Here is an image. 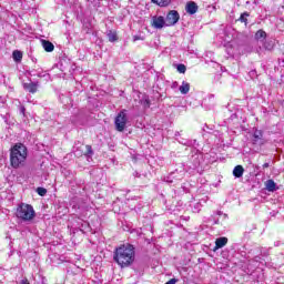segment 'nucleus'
<instances>
[{
    "label": "nucleus",
    "instance_id": "13",
    "mask_svg": "<svg viewBox=\"0 0 284 284\" xmlns=\"http://www.w3.org/2000/svg\"><path fill=\"white\" fill-rule=\"evenodd\" d=\"M152 3H155V6H159L160 8H168L170 3H172V0H151Z\"/></svg>",
    "mask_w": 284,
    "mask_h": 284
},
{
    "label": "nucleus",
    "instance_id": "25",
    "mask_svg": "<svg viewBox=\"0 0 284 284\" xmlns=\"http://www.w3.org/2000/svg\"><path fill=\"white\" fill-rule=\"evenodd\" d=\"M20 111H21V114H23V116H26V106H21Z\"/></svg>",
    "mask_w": 284,
    "mask_h": 284
},
{
    "label": "nucleus",
    "instance_id": "27",
    "mask_svg": "<svg viewBox=\"0 0 284 284\" xmlns=\"http://www.w3.org/2000/svg\"><path fill=\"white\" fill-rule=\"evenodd\" d=\"M146 104L150 105V100H146Z\"/></svg>",
    "mask_w": 284,
    "mask_h": 284
},
{
    "label": "nucleus",
    "instance_id": "23",
    "mask_svg": "<svg viewBox=\"0 0 284 284\" xmlns=\"http://www.w3.org/2000/svg\"><path fill=\"white\" fill-rule=\"evenodd\" d=\"M20 284H30V281L28 280V277H24L20 281Z\"/></svg>",
    "mask_w": 284,
    "mask_h": 284
},
{
    "label": "nucleus",
    "instance_id": "10",
    "mask_svg": "<svg viewBox=\"0 0 284 284\" xmlns=\"http://www.w3.org/2000/svg\"><path fill=\"white\" fill-rule=\"evenodd\" d=\"M106 37L110 43H116V41H119V34L114 30H109Z\"/></svg>",
    "mask_w": 284,
    "mask_h": 284
},
{
    "label": "nucleus",
    "instance_id": "15",
    "mask_svg": "<svg viewBox=\"0 0 284 284\" xmlns=\"http://www.w3.org/2000/svg\"><path fill=\"white\" fill-rule=\"evenodd\" d=\"M258 141H263V131L256 130L253 134V143H258Z\"/></svg>",
    "mask_w": 284,
    "mask_h": 284
},
{
    "label": "nucleus",
    "instance_id": "1",
    "mask_svg": "<svg viewBox=\"0 0 284 284\" xmlns=\"http://www.w3.org/2000/svg\"><path fill=\"white\" fill-rule=\"evenodd\" d=\"M136 258V252L134 251V245L126 243L115 247L113 252V261L120 267H130Z\"/></svg>",
    "mask_w": 284,
    "mask_h": 284
},
{
    "label": "nucleus",
    "instance_id": "9",
    "mask_svg": "<svg viewBox=\"0 0 284 284\" xmlns=\"http://www.w3.org/2000/svg\"><path fill=\"white\" fill-rule=\"evenodd\" d=\"M225 245H227V237L216 239L213 251L216 252V250H221L222 247H225Z\"/></svg>",
    "mask_w": 284,
    "mask_h": 284
},
{
    "label": "nucleus",
    "instance_id": "17",
    "mask_svg": "<svg viewBox=\"0 0 284 284\" xmlns=\"http://www.w3.org/2000/svg\"><path fill=\"white\" fill-rule=\"evenodd\" d=\"M255 39L258 41L261 39L265 40L267 39V32L263 31V29H260L256 33H255Z\"/></svg>",
    "mask_w": 284,
    "mask_h": 284
},
{
    "label": "nucleus",
    "instance_id": "4",
    "mask_svg": "<svg viewBox=\"0 0 284 284\" xmlns=\"http://www.w3.org/2000/svg\"><path fill=\"white\" fill-rule=\"evenodd\" d=\"M116 132H124L128 126V110H121L114 119Z\"/></svg>",
    "mask_w": 284,
    "mask_h": 284
},
{
    "label": "nucleus",
    "instance_id": "26",
    "mask_svg": "<svg viewBox=\"0 0 284 284\" xmlns=\"http://www.w3.org/2000/svg\"><path fill=\"white\" fill-rule=\"evenodd\" d=\"M263 168L265 169V168H270V163H264L263 164Z\"/></svg>",
    "mask_w": 284,
    "mask_h": 284
},
{
    "label": "nucleus",
    "instance_id": "18",
    "mask_svg": "<svg viewBox=\"0 0 284 284\" xmlns=\"http://www.w3.org/2000/svg\"><path fill=\"white\" fill-rule=\"evenodd\" d=\"M181 94H187L190 92V83L183 81L182 85L180 87Z\"/></svg>",
    "mask_w": 284,
    "mask_h": 284
},
{
    "label": "nucleus",
    "instance_id": "14",
    "mask_svg": "<svg viewBox=\"0 0 284 284\" xmlns=\"http://www.w3.org/2000/svg\"><path fill=\"white\" fill-rule=\"evenodd\" d=\"M265 187L268 192H276V182H274V180H267L265 182Z\"/></svg>",
    "mask_w": 284,
    "mask_h": 284
},
{
    "label": "nucleus",
    "instance_id": "22",
    "mask_svg": "<svg viewBox=\"0 0 284 284\" xmlns=\"http://www.w3.org/2000/svg\"><path fill=\"white\" fill-rule=\"evenodd\" d=\"M37 192H38L39 196H45V194H48V190L43 189V187H38Z\"/></svg>",
    "mask_w": 284,
    "mask_h": 284
},
{
    "label": "nucleus",
    "instance_id": "2",
    "mask_svg": "<svg viewBox=\"0 0 284 284\" xmlns=\"http://www.w3.org/2000/svg\"><path fill=\"white\" fill-rule=\"evenodd\" d=\"M26 161H28V146L23 143H16L10 149V165L13 170H19V168H23L26 165Z\"/></svg>",
    "mask_w": 284,
    "mask_h": 284
},
{
    "label": "nucleus",
    "instance_id": "11",
    "mask_svg": "<svg viewBox=\"0 0 284 284\" xmlns=\"http://www.w3.org/2000/svg\"><path fill=\"white\" fill-rule=\"evenodd\" d=\"M244 172H245V169L243 168V165H236L233 170V176H235V179H241Z\"/></svg>",
    "mask_w": 284,
    "mask_h": 284
},
{
    "label": "nucleus",
    "instance_id": "19",
    "mask_svg": "<svg viewBox=\"0 0 284 284\" xmlns=\"http://www.w3.org/2000/svg\"><path fill=\"white\" fill-rule=\"evenodd\" d=\"M247 17H250L248 12L242 13L241 17H240L241 23H245V26H247Z\"/></svg>",
    "mask_w": 284,
    "mask_h": 284
},
{
    "label": "nucleus",
    "instance_id": "24",
    "mask_svg": "<svg viewBox=\"0 0 284 284\" xmlns=\"http://www.w3.org/2000/svg\"><path fill=\"white\" fill-rule=\"evenodd\" d=\"M143 39L140 36H134L133 41H142Z\"/></svg>",
    "mask_w": 284,
    "mask_h": 284
},
{
    "label": "nucleus",
    "instance_id": "6",
    "mask_svg": "<svg viewBox=\"0 0 284 284\" xmlns=\"http://www.w3.org/2000/svg\"><path fill=\"white\" fill-rule=\"evenodd\" d=\"M151 26H152V28H155L156 30H161V29L165 28V18H163L162 16L153 17Z\"/></svg>",
    "mask_w": 284,
    "mask_h": 284
},
{
    "label": "nucleus",
    "instance_id": "16",
    "mask_svg": "<svg viewBox=\"0 0 284 284\" xmlns=\"http://www.w3.org/2000/svg\"><path fill=\"white\" fill-rule=\"evenodd\" d=\"M12 57H13V61L19 63L23 59V53L19 50H16V51H13Z\"/></svg>",
    "mask_w": 284,
    "mask_h": 284
},
{
    "label": "nucleus",
    "instance_id": "12",
    "mask_svg": "<svg viewBox=\"0 0 284 284\" xmlns=\"http://www.w3.org/2000/svg\"><path fill=\"white\" fill-rule=\"evenodd\" d=\"M42 47L45 52H54V44L49 40H42Z\"/></svg>",
    "mask_w": 284,
    "mask_h": 284
},
{
    "label": "nucleus",
    "instance_id": "5",
    "mask_svg": "<svg viewBox=\"0 0 284 284\" xmlns=\"http://www.w3.org/2000/svg\"><path fill=\"white\" fill-rule=\"evenodd\" d=\"M179 19H181V14H179V11L176 10H171L166 14L168 26H176V23H179Z\"/></svg>",
    "mask_w": 284,
    "mask_h": 284
},
{
    "label": "nucleus",
    "instance_id": "7",
    "mask_svg": "<svg viewBox=\"0 0 284 284\" xmlns=\"http://www.w3.org/2000/svg\"><path fill=\"white\" fill-rule=\"evenodd\" d=\"M185 10L187 14H196L199 12V6L194 1H190L186 3Z\"/></svg>",
    "mask_w": 284,
    "mask_h": 284
},
{
    "label": "nucleus",
    "instance_id": "21",
    "mask_svg": "<svg viewBox=\"0 0 284 284\" xmlns=\"http://www.w3.org/2000/svg\"><path fill=\"white\" fill-rule=\"evenodd\" d=\"M85 150H87L85 152L87 156H92V154H94V151H92V145L90 144L85 145Z\"/></svg>",
    "mask_w": 284,
    "mask_h": 284
},
{
    "label": "nucleus",
    "instance_id": "20",
    "mask_svg": "<svg viewBox=\"0 0 284 284\" xmlns=\"http://www.w3.org/2000/svg\"><path fill=\"white\" fill-rule=\"evenodd\" d=\"M186 71H187V68L185 67V64L178 65V72H180V74H185Z\"/></svg>",
    "mask_w": 284,
    "mask_h": 284
},
{
    "label": "nucleus",
    "instance_id": "8",
    "mask_svg": "<svg viewBox=\"0 0 284 284\" xmlns=\"http://www.w3.org/2000/svg\"><path fill=\"white\" fill-rule=\"evenodd\" d=\"M23 88L24 90H27V92H30L31 94H36L39 88V82L24 83Z\"/></svg>",
    "mask_w": 284,
    "mask_h": 284
},
{
    "label": "nucleus",
    "instance_id": "3",
    "mask_svg": "<svg viewBox=\"0 0 284 284\" xmlns=\"http://www.w3.org/2000/svg\"><path fill=\"white\" fill-rule=\"evenodd\" d=\"M17 219L21 221H32L37 213L34 212V207L30 204L21 203L16 210Z\"/></svg>",
    "mask_w": 284,
    "mask_h": 284
}]
</instances>
